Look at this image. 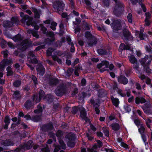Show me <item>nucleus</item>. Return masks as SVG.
Returning <instances> with one entry per match:
<instances>
[{
  "label": "nucleus",
  "instance_id": "1",
  "mask_svg": "<svg viewBox=\"0 0 152 152\" xmlns=\"http://www.w3.org/2000/svg\"><path fill=\"white\" fill-rule=\"evenodd\" d=\"M115 3L113 12L118 17H120L124 12V5L123 3L118 0H113Z\"/></svg>",
  "mask_w": 152,
  "mask_h": 152
},
{
  "label": "nucleus",
  "instance_id": "2",
  "mask_svg": "<svg viewBox=\"0 0 152 152\" xmlns=\"http://www.w3.org/2000/svg\"><path fill=\"white\" fill-rule=\"evenodd\" d=\"M125 26L124 21L120 19L114 20L111 24L113 31L115 32H117L118 30L121 29L123 26L125 27Z\"/></svg>",
  "mask_w": 152,
  "mask_h": 152
},
{
  "label": "nucleus",
  "instance_id": "3",
  "mask_svg": "<svg viewBox=\"0 0 152 152\" xmlns=\"http://www.w3.org/2000/svg\"><path fill=\"white\" fill-rule=\"evenodd\" d=\"M85 37L87 39V41L85 42L86 46L91 47L97 44V39L90 32H86L85 33Z\"/></svg>",
  "mask_w": 152,
  "mask_h": 152
},
{
  "label": "nucleus",
  "instance_id": "4",
  "mask_svg": "<svg viewBox=\"0 0 152 152\" xmlns=\"http://www.w3.org/2000/svg\"><path fill=\"white\" fill-rule=\"evenodd\" d=\"M53 7L57 12L61 14L64 9V4L61 1H56L53 3Z\"/></svg>",
  "mask_w": 152,
  "mask_h": 152
},
{
  "label": "nucleus",
  "instance_id": "5",
  "mask_svg": "<svg viewBox=\"0 0 152 152\" xmlns=\"http://www.w3.org/2000/svg\"><path fill=\"white\" fill-rule=\"evenodd\" d=\"M65 85L62 84L58 86L55 90V92L57 96H61L66 92Z\"/></svg>",
  "mask_w": 152,
  "mask_h": 152
},
{
  "label": "nucleus",
  "instance_id": "6",
  "mask_svg": "<svg viewBox=\"0 0 152 152\" xmlns=\"http://www.w3.org/2000/svg\"><path fill=\"white\" fill-rule=\"evenodd\" d=\"M122 39L126 42L129 40H132L133 38L129 31L127 29H125L123 31Z\"/></svg>",
  "mask_w": 152,
  "mask_h": 152
},
{
  "label": "nucleus",
  "instance_id": "7",
  "mask_svg": "<svg viewBox=\"0 0 152 152\" xmlns=\"http://www.w3.org/2000/svg\"><path fill=\"white\" fill-rule=\"evenodd\" d=\"M109 63L106 61H102L101 63L97 65V67L100 69V71L103 72L106 70V69L108 67Z\"/></svg>",
  "mask_w": 152,
  "mask_h": 152
},
{
  "label": "nucleus",
  "instance_id": "8",
  "mask_svg": "<svg viewBox=\"0 0 152 152\" xmlns=\"http://www.w3.org/2000/svg\"><path fill=\"white\" fill-rule=\"evenodd\" d=\"M28 61L32 63L36 64L38 62L37 60L35 58L34 52L32 51H30L28 56Z\"/></svg>",
  "mask_w": 152,
  "mask_h": 152
},
{
  "label": "nucleus",
  "instance_id": "9",
  "mask_svg": "<svg viewBox=\"0 0 152 152\" xmlns=\"http://www.w3.org/2000/svg\"><path fill=\"white\" fill-rule=\"evenodd\" d=\"M32 19L27 15H25L22 18L21 22L23 23H26V25L28 26L31 25Z\"/></svg>",
  "mask_w": 152,
  "mask_h": 152
},
{
  "label": "nucleus",
  "instance_id": "10",
  "mask_svg": "<svg viewBox=\"0 0 152 152\" xmlns=\"http://www.w3.org/2000/svg\"><path fill=\"white\" fill-rule=\"evenodd\" d=\"M32 141L31 140H29L27 143L20 145V147L21 149H29L32 147Z\"/></svg>",
  "mask_w": 152,
  "mask_h": 152
},
{
  "label": "nucleus",
  "instance_id": "11",
  "mask_svg": "<svg viewBox=\"0 0 152 152\" xmlns=\"http://www.w3.org/2000/svg\"><path fill=\"white\" fill-rule=\"evenodd\" d=\"M118 82L124 85L127 84L128 82L127 79L124 76L121 75L119 76L118 77Z\"/></svg>",
  "mask_w": 152,
  "mask_h": 152
},
{
  "label": "nucleus",
  "instance_id": "12",
  "mask_svg": "<svg viewBox=\"0 0 152 152\" xmlns=\"http://www.w3.org/2000/svg\"><path fill=\"white\" fill-rule=\"evenodd\" d=\"M37 70L38 73L41 75H43L45 72V69L42 65L41 64H39L37 66Z\"/></svg>",
  "mask_w": 152,
  "mask_h": 152
},
{
  "label": "nucleus",
  "instance_id": "13",
  "mask_svg": "<svg viewBox=\"0 0 152 152\" xmlns=\"http://www.w3.org/2000/svg\"><path fill=\"white\" fill-rule=\"evenodd\" d=\"M146 102V100L143 97H137L135 99V102L136 104H139L140 103L143 104Z\"/></svg>",
  "mask_w": 152,
  "mask_h": 152
},
{
  "label": "nucleus",
  "instance_id": "14",
  "mask_svg": "<svg viewBox=\"0 0 152 152\" xmlns=\"http://www.w3.org/2000/svg\"><path fill=\"white\" fill-rule=\"evenodd\" d=\"M58 83V80L57 78L54 77H51L50 78L49 83L50 85H56Z\"/></svg>",
  "mask_w": 152,
  "mask_h": 152
},
{
  "label": "nucleus",
  "instance_id": "15",
  "mask_svg": "<svg viewBox=\"0 0 152 152\" xmlns=\"http://www.w3.org/2000/svg\"><path fill=\"white\" fill-rule=\"evenodd\" d=\"M37 109L34 110V113L36 114V115H38L39 116H41L42 113V108L40 105L37 106Z\"/></svg>",
  "mask_w": 152,
  "mask_h": 152
},
{
  "label": "nucleus",
  "instance_id": "16",
  "mask_svg": "<svg viewBox=\"0 0 152 152\" xmlns=\"http://www.w3.org/2000/svg\"><path fill=\"white\" fill-rule=\"evenodd\" d=\"M1 145L4 146H9L12 145H13V142L10 140H6L2 141L1 143Z\"/></svg>",
  "mask_w": 152,
  "mask_h": 152
},
{
  "label": "nucleus",
  "instance_id": "17",
  "mask_svg": "<svg viewBox=\"0 0 152 152\" xmlns=\"http://www.w3.org/2000/svg\"><path fill=\"white\" fill-rule=\"evenodd\" d=\"M144 112L147 114H150L152 113V107L151 106H146L143 108Z\"/></svg>",
  "mask_w": 152,
  "mask_h": 152
},
{
  "label": "nucleus",
  "instance_id": "18",
  "mask_svg": "<svg viewBox=\"0 0 152 152\" xmlns=\"http://www.w3.org/2000/svg\"><path fill=\"white\" fill-rule=\"evenodd\" d=\"M80 116L83 119H85L86 118V112L84 108L82 107L80 108Z\"/></svg>",
  "mask_w": 152,
  "mask_h": 152
},
{
  "label": "nucleus",
  "instance_id": "19",
  "mask_svg": "<svg viewBox=\"0 0 152 152\" xmlns=\"http://www.w3.org/2000/svg\"><path fill=\"white\" fill-rule=\"evenodd\" d=\"M29 45L28 41L27 39H25L20 44V45L23 46V50L26 49Z\"/></svg>",
  "mask_w": 152,
  "mask_h": 152
},
{
  "label": "nucleus",
  "instance_id": "20",
  "mask_svg": "<svg viewBox=\"0 0 152 152\" xmlns=\"http://www.w3.org/2000/svg\"><path fill=\"white\" fill-rule=\"evenodd\" d=\"M24 106L26 109H29L32 106L33 104L31 101L28 100L25 102Z\"/></svg>",
  "mask_w": 152,
  "mask_h": 152
},
{
  "label": "nucleus",
  "instance_id": "21",
  "mask_svg": "<svg viewBox=\"0 0 152 152\" xmlns=\"http://www.w3.org/2000/svg\"><path fill=\"white\" fill-rule=\"evenodd\" d=\"M12 97L16 99H20L21 98V95L20 91H15L13 94Z\"/></svg>",
  "mask_w": 152,
  "mask_h": 152
},
{
  "label": "nucleus",
  "instance_id": "22",
  "mask_svg": "<svg viewBox=\"0 0 152 152\" xmlns=\"http://www.w3.org/2000/svg\"><path fill=\"white\" fill-rule=\"evenodd\" d=\"M113 104L116 107H118L119 103L118 99L116 98H114L113 96H111Z\"/></svg>",
  "mask_w": 152,
  "mask_h": 152
},
{
  "label": "nucleus",
  "instance_id": "23",
  "mask_svg": "<svg viewBox=\"0 0 152 152\" xmlns=\"http://www.w3.org/2000/svg\"><path fill=\"white\" fill-rule=\"evenodd\" d=\"M3 26L6 28H9L13 26V23L10 21H5L3 22Z\"/></svg>",
  "mask_w": 152,
  "mask_h": 152
},
{
  "label": "nucleus",
  "instance_id": "24",
  "mask_svg": "<svg viewBox=\"0 0 152 152\" xmlns=\"http://www.w3.org/2000/svg\"><path fill=\"white\" fill-rule=\"evenodd\" d=\"M44 130L45 131H48L49 130H50L53 129V126L51 124H49L47 125H44L43 126Z\"/></svg>",
  "mask_w": 152,
  "mask_h": 152
},
{
  "label": "nucleus",
  "instance_id": "25",
  "mask_svg": "<svg viewBox=\"0 0 152 152\" xmlns=\"http://www.w3.org/2000/svg\"><path fill=\"white\" fill-rule=\"evenodd\" d=\"M91 103L94 106L97 105L99 106L100 104V101L99 99H97L94 101V99H91L90 100Z\"/></svg>",
  "mask_w": 152,
  "mask_h": 152
},
{
  "label": "nucleus",
  "instance_id": "26",
  "mask_svg": "<svg viewBox=\"0 0 152 152\" xmlns=\"http://www.w3.org/2000/svg\"><path fill=\"white\" fill-rule=\"evenodd\" d=\"M112 129L114 131H117L119 130L120 128L119 125L116 123H114L110 125Z\"/></svg>",
  "mask_w": 152,
  "mask_h": 152
},
{
  "label": "nucleus",
  "instance_id": "27",
  "mask_svg": "<svg viewBox=\"0 0 152 152\" xmlns=\"http://www.w3.org/2000/svg\"><path fill=\"white\" fill-rule=\"evenodd\" d=\"M117 140L118 142H121V146L126 149L128 148V145L122 141V140L121 138H117Z\"/></svg>",
  "mask_w": 152,
  "mask_h": 152
},
{
  "label": "nucleus",
  "instance_id": "28",
  "mask_svg": "<svg viewBox=\"0 0 152 152\" xmlns=\"http://www.w3.org/2000/svg\"><path fill=\"white\" fill-rule=\"evenodd\" d=\"M48 103H50L53 102L54 99L53 96L51 94L47 95L46 97Z\"/></svg>",
  "mask_w": 152,
  "mask_h": 152
},
{
  "label": "nucleus",
  "instance_id": "29",
  "mask_svg": "<svg viewBox=\"0 0 152 152\" xmlns=\"http://www.w3.org/2000/svg\"><path fill=\"white\" fill-rule=\"evenodd\" d=\"M98 53L101 55H107V52L104 49H99L97 50Z\"/></svg>",
  "mask_w": 152,
  "mask_h": 152
},
{
  "label": "nucleus",
  "instance_id": "30",
  "mask_svg": "<svg viewBox=\"0 0 152 152\" xmlns=\"http://www.w3.org/2000/svg\"><path fill=\"white\" fill-rule=\"evenodd\" d=\"M41 116L38 115H34L32 117V120L34 121L37 122L41 120Z\"/></svg>",
  "mask_w": 152,
  "mask_h": 152
},
{
  "label": "nucleus",
  "instance_id": "31",
  "mask_svg": "<svg viewBox=\"0 0 152 152\" xmlns=\"http://www.w3.org/2000/svg\"><path fill=\"white\" fill-rule=\"evenodd\" d=\"M68 140H74L75 139L74 134L70 133L69 134L67 135Z\"/></svg>",
  "mask_w": 152,
  "mask_h": 152
},
{
  "label": "nucleus",
  "instance_id": "32",
  "mask_svg": "<svg viewBox=\"0 0 152 152\" xmlns=\"http://www.w3.org/2000/svg\"><path fill=\"white\" fill-rule=\"evenodd\" d=\"M97 148V145H94L92 148H88L87 150L90 152H97L96 150Z\"/></svg>",
  "mask_w": 152,
  "mask_h": 152
},
{
  "label": "nucleus",
  "instance_id": "33",
  "mask_svg": "<svg viewBox=\"0 0 152 152\" xmlns=\"http://www.w3.org/2000/svg\"><path fill=\"white\" fill-rule=\"evenodd\" d=\"M129 60L131 63L132 64H134L137 62V59L133 55L129 57Z\"/></svg>",
  "mask_w": 152,
  "mask_h": 152
},
{
  "label": "nucleus",
  "instance_id": "34",
  "mask_svg": "<svg viewBox=\"0 0 152 152\" xmlns=\"http://www.w3.org/2000/svg\"><path fill=\"white\" fill-rule=\"evenodd\" d=\"M7 75L8 76H10L13 75V72L12 70L11 67L10 66H8L7 68Z\"/></svg>",
  "mask_w": 152,
  "mask_h": 152
},
{
  "label": "nucleus",
  "instance_id": "35",
  "mask_svg": "<svg viewBox=\"0 0 152 152\" xmlns=\"http://www.w3.org/2000/svg\"><path fill=\"white\" fill-rule=\"evenodd\" d=\"M67 145L70 147H73L75 145L74 140H68L67 142Z\"/></svg>",
  "mask_w": 152,
  "mask_h": 152
},
{
  "label": "nucleus",
  "instance_id": "36",
  "mask_svg": "<svg viewBox=\"0 0 152 152\" xmlns=\"http://www.w3.org/2000/svg\"><path fill=\"white\" fill-rule=\"evenodd\" d=\"M41 98L39 96H38L37 95H34L33 97V99L34 102H35L36 103L39 102Z\"/></svg>",
  "mask_w": 152,
  "mask_h": 152
},
{
  "label": "nucleus",
  "instance_id": "37",
  "mask_svg": "<svg viewBox=\"0 0 152 152\" xmlns=\"http://www.w3.org/2000/svg\"><path fill=\"white\" fill-rule=\"evenodd\" d=\"M63 133L60 130H58L56 133V135L58 137L59 140H61L60 139L62 138Z\"/></svg>",
  "mask_w": 152,
  "mask_h": 152
},
{
  "label": "nucleus",
  "instance_id": "38",
  "mask_svg": "<svg viewBox=\"0 0 152 152\" xmlns=\"http://www.w3.org/2000/svg\"><path fill=\"white\" fill-rule=\"evenodd\" d=\"M148 58V56H146L144 58L142 59L141 60V65L144 66H145L146 65V63H145V62L147 60Z\"/></svg>",
  "mask_w": 152,
  "mask_h": 152
},
{
  "label": "nucleus",
  "instance_id": "39",
  "mask_svg": "<svg viewBox=\"0 0 152 152\" xmlns=\"http://www.w3.org/2000/svg\"><path fill=\"white\" fill-rule=\"evenodd\" d=\"M59 142L60 145V147H61L63 149H66V147L64 142L61 140H59Z\"/></svg>",
  "mask_w": 152,
  "mask_h": 152
},
{
  "label": "nucleus",
  "instance_id": "40",
  "mask_svg": "<svg viewBox=\"0 0 152 152\" xmlns=\"http://www.w3.org/2000/svg\"><path fill=\"white\" fill-rule=\"evenodd\" d=\"M21 84V81L20 80H16L13 83V85L14 87H18Z\"/></svg>",
  "mask_w": 152,
  "mask_h": 152
},
{
  "label": "nucleus",
  "instance_id": "41",
  "mask_svg": "<svg viewBox=\"0 0 152 152\" xmlns=\"http://www.w3.org/2000/svg\"><path fill=\"white\" fill-rule=\"evenodd\" d=\"M99 97H103L106 94V91L104 90H100L99 91Z\"/></svg>",
  "mask_w": 152,
  "mask_h": 152
},
{
  "label": "nucleus",
  "instance_id": "42",
  "mask_svg": "<svg viewBox=\"0 0 152 152\" xmlns=\"http://www.w3.org/2000/svg\"><path fill=\"white\" fill-rule=\"evenodd\" d=\"M73 72V69L72 68H69L66 72V75L67 77L70 76Z\"/></svg>",
  "mask_w": 152,
  "mask_h": 152
},
{
  "label": "nucleus",
  "instance_id": "43",
  "mask_svg": "<svg viewBox=\"0 0 152 152\" xmlns=\"http://www.w3.org/2000/svg\"><path fill=\"white\" fill-rule=\"evenodd\" d=\"M23 37L20 34H18L14 38V40L15 41H20L22 40Z\"/></svg>",
  "mask_w": 152,
  "mask_h": 152
},
{
  "label": "nucleus",
  "instance_id": "44",
  "mask_svg": "<svg viewBox=\"0 0 152 152\" xmlns=\"http://www.w3.org/2000/svg\"><path fill=\"white\" fill-rule=\"evenodd\" d=\"M138 130L141 134H145V128L142 124L141 125L139 129Z\"/></svg>",
  "mask_w": 152,
  "mask_h": 152
},
{
  "label": "nucleus",
  "instance_id": "45",
  "mask_svg": "<svg viewBox=\"0 0 152 152\" xmlns=\"http://www.w3.org/2000/svg\"><path fill=\"white\" fill-rule=\"evenodd\" d=\"M52 57L54 61H56L59 64H61V60L57 56L53 55Z\"/></svg>",
  "mask_w": 152,
  "mask_h": 152
},
{
  "label": "nucleus",
  "instance_id": "46",
  "mask_svg": "<svg viewBox=\"0 0 152 152\" xmlns=\"http://www.w3.org/2000/svg\"><path fill=\"white\" fill-rule=\"evenodd\" d=\"M39 96L41 99H44L45 96L44 91L42 90H40L39 92Z\"/></svg>",
  "mask_w": 152,
  "mask_h": 152
},
{
  "label": "nucleus",
  "instance_id": "47",
  "mask_svg": "<svg viewBox=\"0 0 152 152\" xmlns=\"http://www.w3.org/2000/svg\"><path fill=\"white\" fill-rule=\"evenodd\" d=\"M144 67V71L148 73H150L151 72L152 70L149 68V67L146 66H145Z\"/></svg>",
  "mask_w": 152,
  "mask_h": 152
},
{
  "label": "nucleus",
  "instance_id": "48",
  "mask_svg": "<svg viewBox=\"0 0 152 152\" xmlns=\"http://www.w3.org/2000/svg\"><path fill=\"white\" fill-rule=\"evenodd\" d=\"M127 18L128 22L132 23V14L129 13L127 16Z\"/></svg>",
  "mask_w": 152,
  "mask_h": 152
},
{
  "label": "nucleus",
  "instance_id": "49",
  "mask_svg": "<svg viewBox=\"0 0 152 152\" xmlns=\"http://www.w3.org/2000/svg\"><path fill=\"white\" fill-rule=\"evenodd\" d=\"M53 49L51 48H49L47 52V54L48 56H50L51 55L52 53L54 51Z\"/></svg>",
  "mask_w": 152,
  "mask_h": 152
},
{
  "label": "nucleus",
  "instance_id": "50",
  "mask_svg": "<svg viewBox=\"0 0 152 152\" xmlns=\"http://www.w3.org/2000/svg\"><path fill=\"white\" fill-rule=\"evenodd\" d=\"M57 26V23L55 22H52L50 26V28L53 30H55L56 29V26Z\"/></svg>",
  "mask_w": 152,
  "mask_h": 152
},
{
  "label": "nucleus",
  "instance_id": "51",
  "mask_svg": "<svg viewBox=\"0 0 152 152\" xmlns=\"http://www.w3.org/2000/svg\"><path fill=\"white\" fill-rule=\"evenodd\" d=\"M79 109L80 110V108L78 107H73L72 113L73 114H75L78 111Z\"/></svg>",
  "mask_w": 152,
  "mask_h": 152
},
{
  "label": "nucleus",
  "instance_id": "52",
  "mask_svg": "<svg viewBox=\"0 0 152 152\" xmlns=\"http://www.w3.org/2000/svg\"><path fill=\"white\" fill-rule=\"evenodd\" d=\"M13 24L15 23L17 24L18 23L19 20L17 18L12 17L11 19V22Z\"/></svg>",
  "mask_w": 152,
  "mask_h": 152
},
{
  "label": "nucleus",
  "instance_id": "53",
  "mask_svg": "<svg viewBox=\"0 0 152 152\" xmlns=\"http://www.w3.org/2000/svg\"><path fill=\"white\" fill-rule=\"evenodd\" d=\"M42 152H49L48 146L46 145L45 147L43 148L42 149Z\"/></svg>",
  "mask_w": 152,
  "mask_h": 152
},
{
  "label": "nucleus",
  "instance_id": "54",
  "mask_svg": "<svg viewBox=\"0 0 152 152\" xmlns=\"http://www.w3.org/2000/svg\"><path fill=\"white\" fill-rule=\"evenodd\" d=\"M125 47V45L124 44H121L119 47V48L118 50L119 52H121L123 50H124V47Z\"/></svg>",
  "mask_w": 152,
  "mask_h": 152
},
{
  "label": "nucleus",
  "instance_id": "55",
  "mask_svg": "<svg viewBox=\"0 0 152 152\" xmlns=\"http://www.w3.org/2000/svg\"><path fill=\"white\" fill-rule=\"evenodd\" d=\"M31 78L35 85H36L37 84V79L36 77L34 75L31 76Z\"/></svg>",
  "mask_w": 152,
  "mask_h": 152
},
{
  "label": "nucleus",
  "instance_id": "56",
  "mask_svg": "<svg viewBox=\"0 0 152 152\" xmlns=\"http://www.w3.org/2000/svg\"><path fill=\"white\" fill-rule=\"evenodd\" d=\"M151 122V121L150 119L148 118L146 121V124L149 128H150V124Z\"/></svg>",
  "mask_w": 152,
  "mask_h": 152
},
{
  "label": "nucleus",
  "instance_id": "57",
  "mask_svg": "<svg viewBox=\"0 0 152 152\" xmlns=\"http://www.w3.org/2000/svg\"><path fill=\"white\" fill-rule=\"evenodd\" d=\"M103 131L105 135L106 136L109 135V132L106 128H103Z\"/></svg>",
  "mask_w": 152,
  "mask_h": 152
},
{
  "label": "nucleus",
  "instance_id": "58",
  "mask_svg": "<svg viewBox=\"0 0 152 152\" xmlns=\"http://www.w3.org/2000/svg\"><path fill=\"white\" fill-rule=\"evenodd\" d=\"M86 83V79L84 78H83L81 81V86H85Z\"/></svg>",
  "mask_w": 152,
  "mask_h": 152
},
{
  "label": "nucleus",
  "instance_id": "59",
  "mask_svg": "<svg viewBox=\"0 0 152 152\" xmlns=\"http://www.w3.org/2000/svg\"><path fill=\"white\" fill-rule=\"evenodd\" d=\"M131 106L129 105H126L124 107L125 110L128 112H129L131 110Z\"/></svg>",
  "mask_w": 152,
  "mask_h": 152
},
{
  "label": "nucleus",
  "instance_id": "60",
  "mask_svg": "<svg viewBox=\"0 0 152 152\" xmlns=\"http://www.w3.org/2000/svg\"><path fill=\"white\" fill-rule=\"evenodd\" d=\"M117 92L118 94H120L122 96H126L125 94H123L122 93V91L121 89H118L117 91Z\"/></svg>",
  "mask_w": 152,
  "mask_h": 152
},
{
  "label": "nucleus",
  "instance_id": "61",
  "mask_svg": "<svg viewBox=\"0 0 152 152\" xmlns=\"http://www.w3.org/2000/svg\"><path fill=\"white\" fill-rule=\"evenodd\" d=\"M103 3L104 5L107 7H108L109 5V0H104Z\"/></svg>",
  "mask_w": 152,
  "mask_h": 152
},
{
  "label": "nucleus",
  "instance_id": "62",
  "mask_svg": "<svg viewBox=\"0 0 152 152\" xmlns=\"http://www.w3.org/2000/svg\"><path fill=\"white\" fill-rule=\"evenodd\" d=\"M4 122L5 123L9 124L10 123V119L9 117L8 116H7L5 117Z\"/></svg>",
  "mask_w": 152,
  "mask_h": 152
},
{
  "label": "nucleus",
  "instance_id": "63",
  "mask_svg": "<svg viewBox=\"0 0 152 152\" xmlns=\"http://www.w3.org/2000/svg\"><path fill=\"white\" fill-rule=\"evenodd\" d=\"M142 138L144 142L147 141V137L145 134H141Z\"/></svg>",
  "mask_w": 152,
  "mask_h": 152
},
{
  "label": "nucleus",
  "instance_id": "64",
  "mask_svg": "<svg viewBox=\"0 0 152 152\" xmlns=\"http://www.w3.org/2000/svg\"><path fill=\"white\" fill-rule=\"evenodd\" d=\"M134 122L135 124L137 126L139 125H141L142 124H141V122L140 120L138 119H135L134 120Z\"/></svg>",
  "mask_w": 152,
  "mask_h": 152
}]
</instances>
